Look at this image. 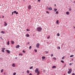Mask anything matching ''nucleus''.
Wrapping results in <instances>:
<instances>
[{
	"label": "nucleus",
	"instance_id": "18",
	"mask_svg": "<svg viewBox=\"0 0 75 75\" xmlns=\"http://www.w3.org/2000/svg\"><path fill=\"white\" fill-rule=\"evenodd\" d=\"M49 10H52V8L50 7L49 8Z\"/></svg>",
	"mask_w": 75,
	"mask_h": 75
},
{
	"label": "nucleus",
	"instance_id": "53",
	"mask_svg": "<svg viewBox=\"0 0 75 75\" xmlns=\"http://www.w3.org/2000/svg\"><path fill=\"white\" fill-rule=\"evenodd\" d=\"M47 38H50V36H49V37H47Z\"/></svg>",
	"mask_w": 75,
	"mask_h": 75
},
{
	"label": "nucleus",
	"instance_id": "19",
	"mask_svg": "<svg viewBox=\"0 0 75 75\" xmlns=\"http://www.w3.org/2000/svg\"><path fill=\"white\" fill-rule=\"evenodd\" d=\"M42 59H45V57L44 56L42 57Z\"/></svg>",
	"mask_w": 75,
	"mask_h": 75
},
{
	"label": "nucleus",
	"instance_id": "2",
	"mask_svg": "<svg viewBox=\"0 0 75 75\" xmlns=\"http://www.w3.org/2000/svg\"><path fill=\"white\" fill-rule=\"evenodd\" d=\"M68 70H69V71L68 72V74H70L72 72V69H68Z\"/></svg>",
	"mask_w": 75,
	"mask_h": 75
},
{
	"label": "nucleus",
	"instance_id": "29",
	"mask_svg": "<svg viewBox=\"0 0 75 75\" xmlns=\"http://www.w3.org/2000/svg\"><path fill=\"white\" fill-rule=\"evenodd\" d=\"M33 66H32L31 67H30L29 68L30 69H32V68H33Z\"/></svg>",
	"mask_w": 75,
	"mask_h": 75
},
{
	"label": "nucleus",
	"instance_id": "34",
	"mask_svg": "<svg viewBox=\"0 0 75 75\" xmlns=\"http://www.w3.org/2000/svg\"><path fill=\"white\" fill-rule=\"evenodd\" d=\"M46 12L47 13H48V14H49L50 13L48 11H47Z\"/></svg>",
	"mask_w": 75,
	"mask_h": 75
},
{
	"label": "nucleus",
	"instance_id": "24",
	"mask_svg": "<svg viewBox=\"0 0 75 75\" xmlns=\"http://www.w3.org/2000/svg\"><path fill=\"white\" fill-rule=\"evenodd\" d=\"M57 36H58V37H59V33H57Z\"/></svg>",
	"mask_w": 75,
	"mask_h": 75
},
{
	"label": "nucleus",
	"instance_id": "49",
	"mask_svg": "<svg viewBox=\"0 0 75 75\" xmlns=\"http://www.w3.org/2000/svg\"><path fill=\"white\" fill-rule=\"evenodd\" d=\"M0 59H1L2 60L3 59V58H0Z\"/></svg>",
	"mask_w": 75,
	"mask_h": 75
},
{
	"label": "nucleus",
	"instance_id": "31",
	"mask_svg": "<svg viewBox=\"0 0 75 75\" xmlns=\"http://www.w3.org/2000/svg\"><path fill=\"white\" fill-rule=\"evenodd\" d=\"M23 53H25V51H24V50H23Z\"/></svg>",
	"mask_w": 75,
	"mask_h": 75
},
{
	"label": "nucleus",
	"instance_id": "21",
	"mask_svg": "<svg viewBox=\"0 0 75 75\" xmlns=\"http://www.w3.org/2000/svg\"><path fill=\"white\" fill-rule=\"evenodd\" d=\"M27 73L28 74H29V71L28 70L27 71Z\"/></svg>",
	"mask_w": 75,
	"mask_h": 75
},
{
	"label": "nucleus",
	"instance_id": "13",
	"mask_svg": "<svg viewBox=\"0 0 75 75\" xmlns=\"http://www.w3.org/2000/svg\"><path fill=\"white\" fill-rule=\"evenodd\" d=\"M57 10V8H54V12H56V11Z\"/></svg>",
	"mask_w": 75,
	"mask_h": 75
},
{
	"label": "nucleus",
	"instance_id": "39",
	"mask_svg": "<svg viewBox=\"0 0 75 75\" xmlns=\"http://www.w3.org/2000/svg\"><path fill=\"white\" fill-rule=\"evenodd\" d=\"M71 10H72V9H71V8L69 9V11H71Z\"/></svg>",
	"mask_w": 75,
	"mask_h": 75
},
{
	"label": "nucleus",
	"instance_id": "28",
	"mask_svg": "<svg viewBox=\"0 0 75 75\" xmlns=\"http://www.w3.org/2000/svg\"><path fill=\"white\" fill-rule=\"evenodd\" d=\"M61 62H62V63H64V62L63 60H61Z\"/></svg>",
	"mask_w": 75,
	"mask_h": 75
},
{
	"label": "nucleus",
	"instance_id": "45",
	"mask_svg": "<svg viewBox=\"0 0 75 75\" xmlns=\"http://www.w3.org/2000/svg\"><path fill=\"white\" fill-rule=\"evenodd\" d=\"M72 75H75V74L74 73H73Z\"/></svg>",
	"mask_w": 75,
	"mask_h": 75
},
{
	"label": "nucleus",
	"instance_id": "46",
	"mask_svg": "<svg viewBox=\"0 0 75 75\" xmlns=\"http://www.w3.org/2000/svg\"><path fill=\"white\" fill-rule=\"evenodd\" d=\"M45 52H46V53H48V51L47 52V51H45Z\"/></svg>",
	"mask_w": 75,
	"mask_h": 75
},
{
	"label": "nucleus",
	"instance_id": "15",
	"mask_svg": "<svg viewBox=\"0 0 75 75\" xmlns=\"http://www.w3.org/2000/svg\"><path fill=\"white\" fill-rule=\"evenodd\" d=\"M12 67H15V64L14 63L13 64Z\"/></svg>",
	"mask_w": 75,
	"mask_h": 75
},
{
	"label": "nucleus",
	"instance_id": "17",
	"mask_svg": "<svg viewBox=\"0 0 75 75\" xmlns=\"http://www.w3.org/2000/svg\"><path fill=\"white\" fill-rule=\"evenodd\" d=\"M29 36H30V35H28V34H26V36L27 37H29Z\"/></svg>",
	"mask_w": 75,
	"mask_h": 75
},
{
	"label": "nucleus",
	"instance_id": "56",
	"mask_svg": "<svg viewBox=\"0 0 75 75\" xmlns=\"http://www.w3.org/2000/svg\"><path fill=\"white\" fill-rule=\"evenodd\" d=\"M56 6V4H54V6Z\"/></svg>",
	"mask_w": 75,
	"mask_h": 75
},
{
	"label": "nucleus",
	"instance_id": "57",
	"mask_svg": "<svg viewBox=\"0 0 75 75\" xmlns=\"http://www.w3.org/2000/svg\"><path fill=\"white\" fill-rule=\"evenodd\" d=\"M4 75H5V74H6V73H4Z\"/></svg>",
	"mask_w": 75,
	"mask_h": 75
},
{
	"label": "nucleus",
	"instance_id": "62",
	"mask_svg": "<svg viewBox=\"0 0 75 75\" xmlns=\"http://www.w3.org/2000/svg\"><path fill=\"white\" fill-rule=\"evenodd\" d=\"M64 75H65V74H64Z\"/></svg>",
	"mask_w": 75,
	"mask_h": 75
},
{
	"label": "nucleus",
	"instance_id": "60",
	"mask_svg": "<svg viewBox=\"0 0 75 75\" xmlns=\"http://www.w3.org/2000/svg\"><path fill=\"white\" fill-rule=\"evenodd\" d=\"M43 71H45V70L44 69V70H43Z\"/></svg>",
	"mask_w": 75,
	"mask_h": 75
},
{
	"label": "nucleus",
	"instance_id": "14",
	"mask_svg": "<svg viewBox=\"0 0 75 75\" xmlns=\"http://www.w3.org/2000/svg\"><path fill=\"white\" fill-rule=\"evenodd\" d=\"M56 24H59V21L58 20L56 21Z\"/></svg>",
	"mask_w": 75,
	"mask_h": 75
},
{
	"label": "nucleus",
	"instance_id": "51",
	"mask_svg": "<svg viewBox=\"0 0 75 75\" xmlns=\"http://www.w3.org/2000/svg\"><path fill=\"white\" fill-rule=\"evenodd\" d=\"M38 1H39V2H40V0H38Z\"/></svg>",
	"mask_w": 75,
	"mask_h": 75
},
{
	"label": "nucleus",
	"instance_id": "12",
	"mask_svg": "<svg viewBox=\"0 0 75 75\" xmlns=\"http://www.w3.org/2000/svg\"><path fill=\"white\" fill-rule=\"evenodd\" d=\"M57 68V67H56V66H53L52 67V68H53V69L55 68Z\"/></svg>",
	"mask_w": 75,
	"mask_h": 75
},
{
	"label": "nucleus",
	"instance_id": "41",
	"mask_svg": "<svg viewBox=\"0 0 75 75\" xmlns=\"http://www.w3.org/2000/svg\"><path fill=\"white\" fill-rule=\"evenodd\" d=\"M51 57H53V54H52L51 55Z\"/></svg>",
	"mask_w": 75,
	"mask_h": 75
},
{
	"label": "nucleus",
	"instance_id": "27",
	"mask_svg": "<svg viewBox=\"0 0 75 75\" xmlns=\"http://www.w3.org/2000/svg\"><path fill=\"white\" fill-rule=\"evenodd\" d=\"M74 55H71L70 56V57H74Z\"/></svg>",
	"mask_w": 75,
	"mask_h": 75
},
{
	"label": "nucleus",
	"instance_id": "22",
	"mask_svg": "<svg viewBox=\"0 0 75 75\" xmlns=\"http://www.w3.org/2000/svg\"><path fill=\"white\" fill-rule=\"evenodd\" d=\"M1 33H2V34H4V32L3 31H2L1 32Z\"/></svg>",
	"mask_w": 75,
	"mask_h": 75
},
{
	"label": "nucleus",
	"instance_id": "11",
	"mask_svg": "<svg viewBox=\"0 0 75 75\" xmlns=\"http://www.w3.org/2000/svg\"><path fill=\"white\" fill-rule=\"evenodd\" d=\"M66 14L67 15H69V12L68 11H67L66 12Z\"/></svg>",
	"mask_w": 75,
	"mask_h": 75
},
{
	"label": "nucleus",
	"instance_id": "38",
	"mask_svg": "<svg viewBox=\"0 0 75 75\" xmlns=\"http://www.w3.org/2000/svg\"><path fill=\"white\" fill-rule=\"evenodd\" d=\"M16 73H13V75H16Z\"/></svg>",
	"mask_w": 75,
	"mask_h": 75
},
{
	"label": "nucleus",
	"instance_id": "63",
	"mask_svg": "<svg viewBox=\"0 0 75 75\" xmlns=\"http://www.w3.org/2000/svg\"><path fill=\"white\" fill-rule=\"evenodd\" d=\"M0 18H1V17H0Z\"/></svg>",
	"mask_w": 75,
	"mask_h": 75
},
{
	"label": "nucleus",
	"instance_id": "59",
	"mask_svg": "<svg viewBox=\"0 0 75 75\" xmlns=\"http://www.w3.org/2000/svg\"><path fill=\"white\" fill-rule=\"evenodd\" d=\"M74 28H75V27H74Z\"/></svg>",
	"mask_w": 75,
	"mask_h": 75
},
{
	"label": "nucleus",
	"instance_id": "5",
	"mask_svg": "<svg viewBox=\"0 0 75 75\" xmlns=\"http://www.w3.org/2000/svg\"><path fill=\"white\" fill-rule=\"evenodd\" d=\"M31 8V5H29L28 6V9L30 10Z\"/></svg>",
	"mask_w": 75,
	"mask_h": 75
},
{
	"label": "nucleus",
	"instance_id": "6",
	"mask_svg": "<svg viewBox=\"0 0 75 75\" xmlns=\"http://www.w3.org/2000/svg\"><path fill=\"white\" fill-rule=\"evenodd\" d=\"M39 46H40V44L37 43L36 45V47L39 48Z\"/></svg>",
	"mask_w": 75,
	"mask_h": 75
},
{
	"label": "nucleus",
	"instance_id": "10",
	"mask_svg": "<svg viewBox=\"0 0 75 75\" xmlns=\"http://www.w3.org/2000/svg\"><path fill=\"white\" fill-rule=\"evenodd\" d=\"M20 47V45H17L16 47V48H18Z\"/></svg>",
	"mask_w": 75,
	"mask_h": 75
},
{
	"label": "nucleus",
	"instance_id": "58",
	"mask_svg": "<svg viewBox=\"0 0 75 75\" xmlns=\"http://www.w3.org/2000/svg\"><path fill=\"white\" fill-rule=\"evenodd\" d=\"M74 3H75V1H74Z\"/></svg>",
	"mask_w": 75,
	"mask_h": 75
},
{
	"label": "nucleus",
	"instance_id": "43",
	"mask_svg": "<svg viewBox=\"0 0 75 75\" xmlns=\"http://www.w3.org/2000/svg\"><path fill=\"white\" fill-rule=\"evenodd\" d=\"M13 13H14V12L13 11L12 12V15H13Z\"/></svg>",
	"mask_w": 75,
	"mask_h": 75
},
{
	"label": "nucleus",
	"instance_id": "48",
	"mask_svg": "<svg viewBox=\"0 0 75 75\" xmlns=\"http://www.w3.org/2000/svg\"><path fill=\"white\" fill-rule=\"evenodd\" d=\"M29 75H32V74H31V73H30V74H29Z\"/></svg>",
	"mask_w": 75,
	"mask_h": 75
},
{
	"label": "nucleus",
	"instance_id": "52",
	"mask_svg": "<svg viewBox=\"0 0 75 75\" xmlns=\"http://www.w3.org/2000/svg\"><path fill=\"white\" fill-rule=\"evenodd\" d=\"M29 44H30V42H28V45Z\"/></svg>",
	"mask_w": 75,
	"mask_h": 75
},
{
	"label": "nucleus",
	"instance_id": "8",
	"mask_svg": "<svg viewBox=\"0 0 75 75\" xmlns=\"http://www.w3.org/2000/svg\"><path fill=\"white\" fill-rule=\"evenodd\" d=\"M4 25L5 27H6V26H7V23H6V22H4Z\"/></svg>",
	"mask_w": 75,
	"mask_h": 75
},
{
	"label": "nucleus",
	"instance_id": "47",
	"mask_svg": "<svg viewBox=\"0 0 75 75\" xmlns=\"http://www.w3.org/2000/svg\"><path fill=\"white\" fill-rule=\"evenodd\" d=\"M66 67V64H65L64 66V67Z\"/></svg>",
	"mask_w": 75,
	"mask_h": 75
},
{
	"label": "nucleus",
	"instance_id": "3",
	"mask_svg": "<svg viewBox=\"0 0 75 75\" xmlns=\"http://www.w3.org/2000/svg\"><path fill=\"white\" fill-rule=\"evenodd\" d=\"M6 50V48H2V50H1L2 52H4V50Z\"/></svg>",
	"mask_w": 75,
	"mask_h": 75
},
{
	"label": "nucleus",
	"instance_id": "42",
	"mask_svg": "<svg viewBox=\"0 0 75 75\" xmlns=\"http://www.w3.org/2000/svg\"><path fill=\"white\" fill-rule=\"evenodd\" d=\"M26 30H27V31H29V30L28 29H26Z\"/></svg>",
	"mask_w": 75,
	"mask_h": 75
},
{
	"label": "nucleus",
	"instance_id": "32",
	"mask_svg": "<svg viewBox=\"0 0 75 75\" xmlns=\"http://www.w3.org/2000/svg\"><path fill=\"white\" fill-rule=\"evenodd\" d=\"M37 72V74H40V71H38Z\"/></svg>",
	"mask_w": 75,
	"mask_h": 75
},
{
	"label": "nucleus",
	"instance_id": "1",
	"mask_svg": "<svg viewBox=\"0 0 75 75\" xmlns=\"http://www.w3.org/2000/svg\"><path fill=\"white\" fill-rule=\"evenodd\" d=\"M38 31H40L42 30V28L39 27L37 28Z\"/></svg>",
	"mask_w": 75,
	"mask_h": 75
},
{
	"label": "nucleus",
	"instance_id": "40",
	"mask_svg": "<svg viewBox=\"0 0 75 75\" xmlns=\"http://www.w3.org/2000/svg\"><path fill=\"white\" fill-rule=\"evenodd\" d=\"M19 55H22V54L20 53Z\"/></svg>",
	"mask_w": 75,
	"mask_h": 75
},
{
	"label": "nucleus",
	"instance_id": "9",
	"mask_svg": "<svg viewBox=\"0 0 75 75\" xmlns=\"http://www.w3.org/2000/svg\"><path fill=\"white\" fill-rule=\"evenodd\" d=\"M6 52H7V53H8V54L10 53V50H6Z\"/></svg>",
	"mask_w": 75,
	"mask_h": 75
},
{
	"label": "nucleus",
	"instance_id": "7",
	"mask_svg": "<svg viewBox=\"0 0 75 75\" xmlns=\"http://www.w3.org/2000/svg\"><path fill=\"white\" fill-rule=\"evenodd\" d=\"M13 13H14V14H18V12H17V11H13Z\"/></svg>",
	"mask_w": 75,
	"mask_h": 75
},
{
	"label": "nucleus",
	"instance_id": "54",
	"mask_svg": "<svg viewBox=\"0 0 75 75\" xmlns=\"http://www.w3.org/2000/svg\"><path fill=\"white\" fill-rule=\"evenodd\" d=\"M15 58V59H17V57H16Z\"/></svg>",
	"mask_w": 75,
	"mask_h": 75
},
{
	"label": "nucleus",
	"instance_id": "35",
	"mask_svg": "<svg viewBox=\"0 0 75 75\" xmlns=\"http://www.w3.org/2000/svg\"><path fill=\"white\" fill-rule=\"evenodd\" d=\"M0 38H1V39L2 40H3V38H2L1 37H0Z\"/></svg>",
	"mask_w": 75,
	"mask_h": 75
},
{
	"label": "nucleus",
	"instance_id": "23",
	"mask_svg": "<svg viewBox=\"0 0 75 75\" xmlns=\"http://www.w3.org/2000/svg\"><path fill=\"white\" fill-rule=\"evenodd\" d=\"M53 59H54V60H56V58L54 57L53 58Z\"/></svg>",
	"mask_w": 75,
	"mask_h": 75
},
{
	"label": "nucleus",
	"instance_id": "55",
	"mask_svg": "<svg viewBox=\"0 0 75 75\" xmlns=\"http://www.w3.org/2000/svg\"><path fill=\"white\" fill-rule=\"evenodd\" d=\"M72 61H74V59H72Z\"/></svg>",
	"mask_w": 75,
	"mask_h": 75
},
{
	"label": "nucleus",
	"instance_id": "30",
	"mask_svg": "<svg viewBox=\"0 0 75 75\" xmlns=\"http://www.w3.org/2000/svg\"><path fill=\"white\" fill-rule=\"evenodd\" d=\"M35 52H37V50L35 49Z\"/></svg>",
	"mask_w": 75,
	"mask_h": 75
},
{
	"label": "nucleus",
	"instance_id": "61",
	"mask_svg": "<svg viewBox=\"0 0 75 75\" xmlns=\"http://www.w3.org/2000/svg\"><path fill=\"white\" fill-rule=\"evenodd\" d=\"M48 62H47V63H48Z\"/></svg>",
	"mask_w": 75,
	"mask_h": 75
},
{
	"label": "nucleus",
	"instance_id": "36",
	"mask_svg": "<svg viewBox=\"0 0 75 75\" xmlns=\"http://www.w3.org/2000/svg\"><path fill=\"white\" fill-rule=\"evenodd\" d=\"M31 46H30L29 47V49H31Z\"/></svg>",
	"mask_w": 75,
	"mask_h": 75
},
{
	"label": "nucleus",
	"instance_id": "33",
	"mask_svg": "<svg viewBox=\"0 0 75 75\" xmlns=\"http://www.w3.org/2000/svg\"><path fill=\"white\" fill-rule=\"evenodd\" d=\"M57 48H58V49L59 50V49H60V47H57Z\"/></svg>",
	"mask_w": 75,
	"mask_h": 75
},
{
	"label": "nucleus",
	"instance_id": "25",
	"mask_svg": "<svg viewBox=\"0 0 75 75\" xmlns=\"http://www.w3.org/2000/svg\"><path fill=\"white\" fill-rule=\"evenodd\" d=\"M4 69H2L1 71V72H3V71H4Z\"/></svg>",
	"mask_w": 75,
	"mask_h": 75
},
{
	"label": "nucleus",
	"instance_id": "50",
	"mask_svg": "<svg viewBox=\"0 0 75 75\" xmlns=\"http://www.w3.org/2000/svg\"><path fill=\"white\" fill-rule=\"evenodd\" d=\"M2 17H3V18H4V16H2Z\"/></svg>",
	"mask_w": 75,
	"mask_h": 75
},
{
	"label": "nucleus",
	"instance_id": "4",
	"mask_svg": "<svg viewBox=\"0 0 75 75\" xmlns=\"http://www.w3.org/2000/svg\"><path fill=\"white\" fill-rule=\"evenodd\" d=\"M38 69L37 68H36V70L35 71V72L37 73V72H38Z\"/></svg>",
	"mask_w": 75,
	"mask_h": 75
},
{
	"label": "nucleus",
	"instance_id": "20",
	"mask_svg": "<svg viewBox=\"0 0 75 75\" xmlns=\"http://www.w3.org/2000/svg\"><path fill=\"white\" fill-rule=\"evenodd\" d=\"M56 14H59V12H58V11H57L56 12Z\"/></svg>",
	"mask_w": 75,
	"mask_h": 75
},
{
	"label": "nucleus",
	"instance_id": "26",
	"mask_svg": "<svg viewBox=\"0 0 75 75\" xmlns=\"http://www.w3.org/2000/svg\"><path fill=\"white\" fill-rule=\"evenodd\" d=\"M7 45H9V41H8L7 43Z\"/></svg>",
	"mask_w": 75,
	"mask_h": 75
},
{
	"label": "nucleus",
	"instance_id": "16",
	"mask_svg": "<svg viewBox=\"0 0 75 75\" xmlns=\"http://www.w3.org/2000/svg\"><path fill=\"white\" fill-rule=\"evenodd\" d=\"M11 42L12 44H14V41H11Z\"/></svg>",
	"mask_w": 75,
	"mask_h": 75
},
{
	"label": "nucleus",
	"instance_id": "44",
	"mask_svg": "<svg viewBox=\"0 0 75 75\" xmlns=\"http://www.w3.org/2000/svg\"><path fill=\"white\" fill-rule=\"evenodd\" d=\"M72 65V63H71L69 64V65Z\"/></svg>",
	"mask_w": 75,
	"mask_h": 75
},
{
	"label": "nucleus",
	"instance_id": "37",
	"mask_svg": "<svg viewBox=\"0 0 75 75\" xmlns=\"http://www.w3.org/2000/svg\"><path fill=\"white\" fill-rule=\"evenodd\" d=\"M64 58H65V57H62V59H64Z\"/></svg>",
	"mask_w": 75,
	"mask_h": 75
}]
</instances>
